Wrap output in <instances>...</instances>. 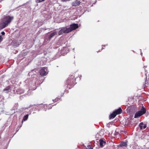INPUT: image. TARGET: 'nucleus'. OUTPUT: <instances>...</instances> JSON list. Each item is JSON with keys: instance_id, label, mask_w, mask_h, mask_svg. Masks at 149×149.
<instances>
[{"instance_id": "4468645a", "label": "nucleus", "mask_w": 149, "mask_h": 149, "mask_svg": "<svg viewBox=\"0 0 149 149\" xmlns=\"http://www.w3.org/2000/svg\"><path fill=\"white\" fill-rule=\"evenodd\" d=\"M28 115L27 114L23 118V119L22 120V121H25L27 120L28 118Z\"/></svg>"}, {"instance_id": "6ab92c4d", "label": "nucleus", "mask_w": 149, "mask_h": 149, "mask_svg": "<svg viewBox=\"0 0 149 149\" xmlns=\"http://www.w3.org/2000/svg\"><path fill=\"white\" fill-rule=\"evenodd\" d=\"M1 34H2V35H3L5 34V33L4 31H2L1 32Z\"/></svg>"}, {"instance_id": "39448f33", "label": "nucleus", "mask_w": 149, "mask_h": 149, "mask_svg": "<svg viewBox=\"0 0 149 149\" xmlns=\"http://www.w3.org/2000/svg\"><path fill=\"white\" fill-rule=\"evenodd\" d=\"M139 127L141 130L144 129L146 127V124H144L142 122L141 123L139 124Z\"/></svg>"}, {"instance_id": "423d86ee", "label": "nucleus", "mask_w": 149, "mask_h": 149, "mask_svg": "<svg viewBox=\"0 0 149 149\" xmlns=\"http://www.w3.org/2000/svg\"><path fill=\"white\" fill-rule=\"evenodd\" d=\"M99 141L100 146L101 147H102L106 144L105 141H104L103 139H100Z\"/></svg>"}, {"instance_id": "ddd939ff", "label": "nucleus", "mask_w": 149, "mask_h": 149, "mask_svg": "<svg viewBox=\"0 0 149 149\" xmlns=\"http://www.w3.org/2000/svg\"><path fill=\"white\" fill-rule=\"evenodd\" d=\"M65 33L64 30L63 29V27L60 30V31L58 32V34L59 35H61L63 33Z\"/></svg>"}, {"instance_id": "f257e3e1", "label": "nucleus", "mask_w": 149, "mask_h": 149, "mask_svg": "<svg viewBox=\"0 0 149 149\" xmlns=\"http://www.w3.org/2000/svg\"><path fill=\"white\" fill-rule=\"evenodd\" d=\"M14 19L13 16H8L5 17L1 20L0 24V27L1 29H3L8 25Z\"/></svg>"}, {"instance_id": "dca6fc26", "label": "nucleus", "mask_w": 149, "mask_h": 149, "mask_svg": "<svg viewBox=\"0 0 149 149\" xmlns=\"http://www.w3.org/2000/svg\"><path fill=\"white\" fill-rule=\"evenodd\" d=\"M127 145V143L125 142H123L122 143L120 144V146H125Z\"/></svg>"}, {"instance_id": "1a4fd4ad", "label": "nucleus", "mask_w": 149, "mask_h": 149, "mask_svg": "<svg viewBox=\"0 0 149 149\" xmlns=\"http://www.w3.org/2000/svg\"><path fill=\"white\" fill-rule=\"evenodd\" d=\"M63 29L64 30V33H68L71 31L70 29V28H67L66 27H63Z\"/></svg>"}, {"instance_id": "a211bd4d", "label": "nucleus", "mask_w": 149, "mask_h": 149, "mask_svg": "<svg viewBox=\"0 0 149 149\" xmlns=\"http://www.w3.org/2000/svg\"><path fill=\"white\" fill-rule=\"evenodd\" d=\"M2 39L3 38L1 37V36H0V42H1V41Z\"/></svg>"}, {"instance_id": "f8f14e48", "label": "nucleus", "mask_w": 149, "mask_h": 149, "mask_svg": "<svg viewBox=\"0 0 149 149\" xmlns=\"http://www.w3.org/2000/svg\"><path fill=\"white\" fill-rule=\"evenodd\" d=\"M10 87L9 86H8V87H6V88H5L3 90V91L5 92V93H8L9 92H10L9 90L10 89Z\"/></svg>"}, {"instance_id": "6e6552de", "label": "nucleus", "mask_w": 149, "mask_h": 149, "mask_svg": "<svg viewBox=\"0 0 149 149\" xmlns=\"http://www.w3.org/2000/svg\"><path fill=\"white\" fill-rule=\"evenodd\" d=\"M116 114L114 112L112 113L109 116L110 119H112L114 118L116 115Z\"/></svg>"}, {"instance_id": "20e7f679", "label": "nucleus", "mask_w": 149, "mask_h": 149, "mask_svg": "<svg viewBox=\"0 0 149 149\" xmlns=\"http://www.w3.org/2000/svg\"><path fill=\"white\" fill-rule=\"evenodd\" d=\"M78 27V25L77 24H74L70 25V29L71 31L75 29Z\"/></svg>"}, {"instance_id": "9b49d317", "label": "nucleus", "mask_w": 149, "mask_h": 149, "mask_svg": "<svg viewBox=\"0 0 149 149\" xmlns=\"http://www.w3.org/2000/svg\"><path fill=\"white\" fill-rule=\"evenodd\" d=\"M57 33V32L56 31L52 33L49 36V39H51V38L54 36H55L56 35Z\"/></svg>"}, {"instance_id": "aec40b11", "label": "nucleus", "mask_w": 149, "mask_h": 149, "mask_svg": "<svg viewBox=\"0 0 149 149\" xmlns=\"http://www.w3.org/2000/svg\"><path fill=\"white\" fill-rule=\"evenodd\" d=\"M63 1H68V0H61Z\"/></svg>"}, {"instance_id": "412c9836", "label": "nucleus", "mask_w": 149, "mask_h": 149, "mask_svg": "<svg viewBox=\"0 0 149 149\" xmlns=\"http://www.w3.org/2000/svg\"><path fill=\"white\" fill-rule=\"evenodd\" d=\"M89 149H93L92 148H91Z\"/></svg>"}, {"instance_id": "7ed1b4c3", "label": "nucleus", "mask_w": 149, "mask_h": 149, "mask_svg": "<svg viewBox=\"0 0 149 149\" xmlns=\"http://www.w3.org/2000/svg\"><path fill=\"white\" fill-rule=\"evenodd\" d=\"M48 73V70L47 68H43L40 71V75L42 76L46 75Z\"/></svg>"}, {"instance_id": "9d476101", "label": "nucleus", "mask_w": 149, "mask_h": 149, "mask_svg": "<svg viewBox=\"0 0 149 149\" xmlns=\"http://www.w3.org/2000/svg\"><path fill=\"white\" fill-rule=\"evenodd\" d=\"M122 110L121 108H119L118 109L115 110L114 112L116 113V115L121 113L122 112Z\"/></svg>"}, {"instance_id": "0eeeda50", "label": "nucleus", "mask_w": 149, "mask_h": 149, "mask_svg": "<svg viewBox=\"0 0 149 149\" xmlns=\"http://www.w3.org/2000/svg\"><path fill=\"white\" fill-rule=\"evenodd\" d=\"M80 3L81 2L80 1L77 0L73 2L72 5L73 6H76L79 5Z\"/></svg>"}, {"instance_id": "f03ea898", "label": "nucleus", "mask_w": 149, "mask_h": 149, "mask_svg": "<svg viewBox=\"0 0 149 149\" xmlns=\"http://www.w3.org/2000/svg\"><path fill=\"white\" fill-rule=\"evenodd\" d=\"M146 111V109L143 107H142L141 110L138 111L135 114L134 118H137L144 114Z\"/></svg>"}, {"instance_id": "2eb2a0df", "label": "nucleus", "mask_w": 149, "mask_h": 149, "mask_svg": "<svg viewBox=\"0 0 149 149\" xmlns=\"http://www.w3.org/2000/svg\"><path fill=\"white\" fill-rule=\"evenodd\" d=\"M145 85L146 86H149V81L146 80L145 81Z\"/></svg>"}, {"instance_id": "f3484780", "label": "nucleus", "mask_w": 149, "mask_h": 149, "mask_svg": "<svg viewBox=\"0 0 149 149\" xmlns=\"http://www.w3.org/2000/svg\"><path fill=\"white\" fill-rule=\"evenodd\" d=\"M45 1V0H36V2L37 3H39L42 2L43 1Z\"/></svg>"}]
</instances>
